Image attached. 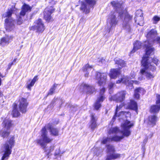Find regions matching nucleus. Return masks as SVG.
I'll list each match as a JSON object with an SVG mask.
<instances>
[{
  "label": "nucleus",
  "instance_id": "nucleus-1",
  "mask_svg": "<svg viewBox=\"0 0 160 160\" xmlns=\"http://www.w3.org/2000/svg\"><path fill=\"white\" fill-rule=\"evenodd\" d=\"M111 4L117 12H112L108 16L107 20V24L110 28L115 27L118 24L119 20L123 22L122 26L124 29L128 32L130 30V22L132 18L125 10H124L123 5L118 1H113Z\"/></svg>",
  "mask_w": 160,
  "mask_h": 160
},
{
  "label": "nucleus",
  "instance_id": "nucleus-2",
  "mask_svg": "<svg viewBox=\"0 0 160 160\" xmlns=\"http://www.w3.org/2000/svg\"><path fill=\"white\" fill-rule=\"evenodd\" d=\"M134 124L133 122L127 120L121 124V131L117 127L111 128L108 132L109 138H103L102 143L105 144L111 141H119L124 137H128L131 133L130 128L134 126Z\"/></svg>",
  "mask_w": 160,
  "mask_h": 160
},
{
  "label": "nucleus",
  "instance_id": "nucleus-3",
  "mask_svg": "<svg viewBox=\"0 0 160 160\" xmlns=\"http://www.w3.org/2000/svg\"><path fill=\"white\" fill-rule=\"evenodd\" d=\"M157 34L156 31L154 29L151 30L147 34V40L143 44L146 49L147 54L153 53L154 48L152 47V45L155 42L159 43L160 46V38L156 37Z\"/></svg>",
  "mask_w": 160,
  "mask_h": 160
},
{
  "label": "nucleus",
  "instance_id": "nucleus-4",
  "mask_svg": "<svg viewBox=\"0 0 160 160\" xmlns=\"http://www.w3.org/2000/svg\"><path fill=\"white\" fill-rule=\"evenodd\" d=\"M147 60V58H145L142 59L141 63L143 68L141 69L140 72L142 75L146 77L148 79H151L154 77L153 72L155 71L156 67L151 64L150 66H148Z\"/></svg>",
  "mask_w": 160,
  "mask_h": 160
},
{
  "label": "nucleus",
  "instance_id": "nucleus-5",
  "mask_svg": "<svg viewBox=\"0 0 160 160\" xmlns=\"http://www.w3.org/2000/svg\"><path fill=\"white\" fill-rule=\"evenodd\" d=\"M14 138L12 137L3 145L2 149L4 154L1 160H7L8 159L11 153L12 149L14 146Z\"/></svg>",
  "mask_w": 160,
  "mask_h": 160
},
{
  "label": "nucleus",
  "instance_id": "nucleus-6",
  "mask_svg": "<svg viewBox=\"0 0 160 160\" xmlns=\"http://www.w3.org/2000/svg\"><path fill=\"white\" fill-rule=\"evenodd\" d=\"M41 134L40 138L37 140L38 144L43 148H45L48 143L52 141L53 139L48 136V132L45 127L43 128L41 130Z\"/></svg>",
  "mask_w": 160,
  "mask_h": 160
},
{
  "label": "nucleus",
  "instance_id": "nucleus-7",
  "mask_svg": "<svg viewBox=\"0 0 160 160\" xmlns=\"http://www.w3.org/2000/svg\"><path fill=\"white\" fill-rule=\"evenodd\" d=\"M13 12V10L12 9H8L7 12L2 15L4 18H7L5 19V28L8 31H11L14 28V21L11 16Z\"/></svg>",
  "mask_w": 160,
  "mask_h": 160
},
{
  "label": "nucleus",
  "instance_id": "nucleus-8",
  "mask_svg": "<svg viewBox=\"0 0 160 160\" xmlns=\"http://www.w3.org/2000/svg\"><path fill=\"white\" fill-rule=\"evenodd\" d=\"M136 76L135 72H132L129 75V77L127 76H123L120 79L118 80L116 82L117 83H120L121 82L124 83L128 86H130L131 87V89L132 88L133 83L138 84V82L132 80L134 79Z\"/></svg>",
  "mask_w": 160,
  "mask_h": 160
},
{
  "label": "nucleus",
  "instance_id": "nucleus-9",
  "mask_svg": "<svg viewBox=\"0 0 160 160\" xmlns=\"http://www.w3.org/2000/svg\"><path fill=\"white\" fill-rule=\"evenodd\" d=\"M108 153L106 160H112L119 158L120 157V154L115 152L114 147L112 145L107 146Z\"/></svg>",
  "mask_w": 160,
  "mask_h": 160
},
{
  "label": "nucleus",
  "instance_id": "nucleus-10",
  "mask_svg": "<svg viewBox=\"0 0 160 160\" xmlns=\"http://www.w3.org/2000/svg\"><path fill=\"white\" fill-rule=\"evenodd\" d=\"M2 125L3 128V131L2 134V136L3 138H5L8 137L9 132V130L12 127V124L11 120L5 118L3 120Z\"/></svg>",
  "mask_w": 160,
  "mask_h": 160
},
{
  "label": "nucleus",
  "instance_id": "nucleus-11",
  "mask_svg": "<svg viewBox=\"0 0 160 160\" xmlns=\"http://www.w3.org/2000/svg\"><path fill=\"white\" fill-rule=\"evenodd\" d=\"M95 3V1L85 0L84 2H82L80 9L85 13H88L90 12V8L92 7Z\"/></svg>",
  "mask_w": 160,
  "mask_h": 160
},
{
  "label": "nucleus",
  "instance_id": "nucleus-12",
  "mask_svg": "<svg viewBox=\"0 0 160 160\" xmlns=\"http://www.w3.org/2000/svg\"><path fill=\"white\" fill-rule=\"evenodd\" d=\"M45 29L44 23L41 19L35 21L33 26L30 28L31 30H35L36 32L39 33L42 32Z\"/></svg>",
  "mask_w": 160,
  "mask_h": 160
},
{
  "label": "nucleus",
  "instance_id": "nucleus-13",
  "mask_svg": "<svg viewBox=\"0 0 160 160\" xmlns=\"http://www.w3.org/2000/svg\"><path fill=\"white\" fill-rule=\"evenodd\" d=\"M126 94V91H122L114 96H110L109 98V99L110 101H115L117 102H122L125 99Z\"/></svg>",
  "mask_w": 160,
  "mask_h": 160
},
{
  "label": "nucleus",
  "instance_id": "nucleus-14",
  "mask_svg": "<svg viewBox=\"0 0 160 160\" xmlns=\"http://www.w3.org/2000/svg\"><path fill=\"white\" fill-rule=\"evenodd\" d=\"M105 88H103L100 90L99 95L94 104V108L96 110H98L101 107V103L103 102L105 98L104 93L105 91Z\"/></svg>",
  "mask_w": 160,
  "mask_h": 160
},
{
  "label": "nucleus",
  "instance_id": "nucleus-15",
  "mask_svg": "<svg viewBox=\"0 0 160 160\" xmlns=\"http://www.w3.org/2000/svg\"><path fill=\"white\" fill-rule=\"evenodd\" d=\"M81 92H85L88 94H92L96 91V89L92 86L86 84L82 83L80 86Z\"/></svg>",
  "mask_w": 160,
  "mask_h": 160
},
{
  "label": "nucleus",
  "instance_id": "nucleus-16",
  "mask_svg": "<svg viewBox=\"0 0 160 160\" xmlns=\"http://www.w3.org/2000/svg\"><path fill=\"white\" fill-rule=\"evenodd\" d=\"M107 78V74L106 73H97L96 79L98 84L100 85H102L105 83Z\"/></svg>",
  "mask_w": 160,
  "mask_h": 160
},
{
  "label": "nucleus",
  "instance_id": "nucleus-17",
  "mask_svg": "<svg viewBox=\"0 0 160 160\" xmlns=\"http://www.w3.org/2000/svg\"><path fill=\"white\" fill-rule=\"evenodd\" d=\"M154 50H153V53H150L149 54H146H146L143 56L142 59L143 58H147V62H148L147 63L148 64V66H150V64H151L153 65V66H154V64H156V65H157V63L159 61L156 58H154L153 59L152 58H149L148 55L153 54L154 53Z\"/></svg>",
  "mask_w": 160,
  "mask_h": 160
},
{
  "label": "nucleus",
  "instance_id": "nucleus-18",
  "mask_svg": "<svg viewBox=\"0 0 160 160\" xmlns=\"http://www.w3.org/2000/svg\"><path fill=\"white\" fill-rule=\"evenodd\" d=\"M28 105V103L26 99L22 98L19 100V104L20 111L22 113H25L26 111V108Z\"/></svg>",
  "mask_w": 160,
  "mask_h": 160
},
{
  "label": "nucleus",
  "instance_id": "nucleus-19",
  "mask_svg": "<svg viewBox=\"0 0 160 160\" xmlns=\"http://www.w3.org/2000/svg\"><path fill=\"white\" fill-rule=\"evenodd\" d=\"M136 17L135 20L136 23L140 26H142L143 24V18L141 10H138L136 12Z\"/></svg>",
  "mask_w": 160,
  "mask_h": 160
},
{
  "label": "nucleus",
  "instance_id": "nucleus-20",
  "mask_svg": "<svg viewBox=\"0 0 160 160\" xmlns=\"http://www.w3.org/2000/svg\"><path fill=\"white\" fill-rule=\"evenodd\" d=\"M54 9L52 8H47L45 9L44 12V18L48 21H49L51 18V15Z\"/></svg>",
  "mask_w": 160,
  "mask_h": 160
},
{
  "label": "nucleus",
  "instance_id": "nucleus-21",
  "mask_svg": "<svg viewBox=\"0 0 160 160\" xmlns=\"http://www.w3.org/2000/svg\"><path fill=\"white\" fill-rule=\"evenodd\" d=\"M13 37L12 36H6L1 39L0 44L2 46L8 45L12 40Z\"/></svg>",
  "mask_w": 160,
  "mask_h": 160
},
{
  "label": "nucleus",
  "instance_id": "nucleus-22",
  "mask_svg": "<svg viewBox=\"0 0 160 160\" xmlns=\"http://www.w3.org/2000/svg\"><path fill=\"white\" fill-rule=\"evenodd\" d=\"M46 130L49 129L51 133V134L53 136H58L59 135V130L56 128L52 127V125L50 124H48L45 126Z\"/></svg>",
  "mask_w": 160,
  "mask_h": 160
},
{
  "label": "nucleus",
  "instance_id": "nucleus-23",
  "mask_svg": "<svg viewBox=\"0 0 160 160\" xmlns=\"http://www.w3.org/2000/svg\"><path fill=\"white\" fill-rule=\"evenodd\" d=\"M157 118L155 115H152L149 117L148 125L151 127H153L156 124Z\"/></svg>",
  "mask_w": 160,
  "mask_h": 160
},
{
  "label": "nucleus",
  "instance_id": "nucleus-24",
  "mask_svg": "<svg viewBox=\"0 0 160 160\" xmlns=\"http://www.w3.org/2000/svg\"><path fill=\"white\" fill-rule=\"evenodd\" d=\"M120 74V71L118 69H112L109 73V76L111 78H116Z\"/></svg>",
  "mask_w": 160,
  "mask_h": 160
},
{
  "label": "nucleus",
  "instance_id": "nucleus-25",
  "mask_svg": "<svg viewBox=\"0 0 160 160\" xmlns=\"http://www.w3.org/2000/svg\"><path fill=\"white\" fill-rule=\"evenodd\" d=\"M145 91L144 89L139 88L135 90L134 97L136 99H138L140 97V94H144Z\"/></svg>",
  "mask_w": 160,
  "mask_h": 160
},
{
  "label": "nucleus",
  "instance_id": "nucleus-26",
  "mask_svg": "<svg viewBox=\"0 0 160 160\" xmlns=\"http://www.w3.org/2000/svg\"><path fill=\"white\" fill-rule=\"evenodd\" d=\"M142 43L139 41H137L133 43L134 47L132 51H131L130 54L134 53L135 51L140 49L142 46Z\"/></svg>",
  "mask_w": 160,
  "mask_h": 160
},
{
  "label": "nucleus",
  "instance_id": "nucleus-27",
  "mask_svg": "<svg viewBox=\"0 0 160 160\" xmlns=\"http://www.w3.org/2000/svg\"><path fill=\"white\" fill-rule=\"evenodd\" d=\"M31 8L28 5L25 4L22 7V10L20 12V15L24 16L26 12L28 11H30Z\"/></svg>",
  "mask_w": 160,
  "mask_h": 160
},
{
  "label": "nucleus",
  "instance_id": "nucleus-28",
  "mask_svg": "<svg viewBox=\"0 0 160 160\" xmlns=\"http://www.w3.org/2000/svg\"><path fill=\"white\" fill-rule=\"evenodd\" d=\"M129 108L131 109L134 110L137 112L138 110L137 105L136 102L133 100H131L130 104L128 105Z\"/></svg>",
  "mask_w": 160,
  "mask_h": 160
},
{
  "label": "nucleus",
  "instance_id": "nucleus-29",
  "mask_svg": "<svg viewBox=\"0 0 160 160\" xmlns=\"http://www.w3.org/2000/svg\"><path fill=\"white\" fill-rule=\"evenodd\" d=\"M96 119L94 116V114H92L91 115V124L90 127L92 129H94L97 127V124L96 123Z\"/></svg>",
  "mask_w": 160,
  "mask_h": 160
},
{
  "label": "nucleus",
  "instance_id": "nucleus-30",
  "mask_svg": "<svg viewBox=\"0 0 160 160\" xmlns=\"http://www.w3.org/2000/svg\"><path fill=\"white\" fill-rule=\"evenodd\" d=\"M92 68V66H90L88 64H86L83 68V70L86 72L85 73V76L88 77V72Z\"/></svg>",
  "mask_w": 160,
  "mask_h": 160
},
{
  "label": "nucleus",
  "instance_id": "nucleus-31",
  "mask_svg": "<svg viewBox=\"0 0 160 160\" xmlns=\"http://www.w3.org/2000/svg\"><path fill=\"white\" fill-rule=\"evenodd\" d=\"M160 110V105L158 104L154 105L151 107L150 111L153 113H158Z\"/></svg>",
  "mask_w": 160,
  "mask_h": 160
},
{
  "label": "nucleus",
  "instance_id": "nucleus-32",
  "mask_svg": "<svg viewBox=\"0 0 160 160\" xmlns=\"http://www.w3.org/2000/svg\"><path fill=\"white\" fill-rule=\"evenodd\" d=\"M114 61L116 64H118L121 67H124L126 65V63L124 61L119 58H116Z\"/></svg>",
  "mask_w": 160,
  "mask_h": 160
},
{
  "label": "nucleus",
  "instance_id": "nucleus-33",
  "mask_svg": "<svg viewBox=\"0 0 160 160\" xmlns=\"http://www.w3.org/2000/svg\"><path fill=\"white\" fill-rule=\"evenodd\" d=\"M38 80L37 76H35L34 78L32 80L30 83H28L27 87L28 89L29 90H31V88L32 87L34 84L35 82Z\"/></svg>",
  "mask_w": 160,
  "mask_h": 160
},
{
  "label": "nucleus",
  "instance_id": "nucleus-34",
  "mask_svg": "<svg viewBox=\"0 0 160 160\" xmlns=\"http://www.w3.org/2000/svg\"><path fill=\"white\" fill-rule=\"evenodd\" d=\"M17 107V105L15 104L13 108V109L12 111L13 116L16 117L20 115V113L18 111Z\"/></svg>",
  "mask_w": 160,
  "mask_h": 160
},
{
  "label": "nucleus",
  "instance_id": "nucleus-35",
  "mask_svg": "<svg viewBox=\"0 0 160 160\" xmlns=\"http://www.w3.org/2000/svg\"><path fill=\"white\" fill-rule=\"evenodd\" d=\"M130 115V113L128 112H120L118 117L124 118L129 116Z\"/></svg>",
  "mask_w": 160,
  "mask_h": 160
},
{
  "label": "nucleus",
  "instance_id": "nucleus-36",
  "mask_svg": "<svg viewBox=\"0 0 160 160\" xmlns=\"http://www.w3.org/2000/svg\"><path fill=\"white\" fill-rule=\"evenodd\" d=\"M57 85L58 84H54L53 85V86L50 89L48 93V95H52L53 93L55 90L56 89Z\"/></svg>",
  "mask_w": 160,
  "mask_h": 160
},
{
  "label": "nucleus",
  "instance_id": "nucleus-37",
  "mask_svg": "<svg viewBox=\"0 0 160 160\" xmlns=\"http://www.w3.org/2000/svg\"><path fill=\"white\" fill-rule=\"evenodd\" d=\"M123 105H123V103H121V104L120 105H119V106H118V105L117 106L115 114L114 116L112 118V121H113V122L115 121V117L117 116V113L118 111V110H119L120 108H121L122 107V106Z\"/></svg>",
  "mask_w": 160,
  "mask_h": 160
},
{
  "label": "nucleus",
  "instance_id": "nucleus-38",
  "mask_svg": "<svg viewBox=\"0 0 160 160\" xmlns=\"http://www.w3.org/2000/svg\"><path fill=\"white\" fill-rule=\"evenodd\" d=\"M152 20L153 23L156 24L160 20V17L157 16H155L153 17Z\"/></svg>",
  "mask_w": 160,
  "mask_h": 160
},
{
  "label": "nucleus",
  "instance_id": "nucleus-39",
  "mask_svg": "<svg viewBox=\"0 0 160 160\" xmlns=\"http://www.w3.org/2000/svg\"><path fill=\"white\" fill-rule=\"evenodd\" d=\"M156 103L157 104L160 105V95L157 94H156Z\"/></svg>",
  "mask_w": 160,
  "mask_h": 160
},
{
  "label": "nucleus",
  "instance_id": "nucleus-40",
  "mask_svg": "<svg viewBox=\"0 0 160 160\" xmlns=\"http://www.w3.org/2000/svg\"><path fill=\"white\" fill-rule=\"evenodd\" d=\"M98 61L99 63V64L100 65L103 63H105V59L102 58H98Z\"/></svg>",
  "mask_w": 160,
  "mask_h": 160
},
{
  "label": "nucleus",
  "instance_id": "nucleus-41",
  "mask_svg": "<svg viewBox=\"0 0 160 160\" xmlns=\"http://www.w3.org/2000/svg\"><path fill=\"white\" fill-rule=\"evenodd\" d=\"M22 20L21 17L20 16H19L17 20V24L18 25H21L22 23Z\"/></svg>",
  "mask_w": 160,
  "mask_h": 160
},
{
  "label": "nucleus",
  "instance_id": "nucleus-42",
  "mask_svg": "<svg viewBox=\"0 0 160 160\" xmlns=\"http://www.w3.org/2000/svg\"><path fill=\"white\" fill-rule=\"evenodd\" d=\"M114 84L112 83H111L109 84L108 87L109 89H111L113 87L114 85Z\"/></svg>",
  "mask_w": 160,
  "mask_h": 160
},
{
  "label": "nucleus",
  "instance_id": "nucleus-43",
  "mask_svg": "<svg viewBox=\"0 0 160 160\" xmlns=\"http://www.w3.org/2000/svg\"><path fill=\"white\" fill-rule=\"evenodd\" d=\"M54 149V147L53 146L50 147L49 151L48 152V153H50L51 152L53 151Z\"/></svg>",
  "mask_w": 160,
  "mask_h": 160
},
{
  "label": "nucleus",
  "instance_id": "nucleus-44",
  "mask_svg": "<svg viewBox=\"0 0 160 160\" xmlns=\"http://www.w3.org/2000/svg\"><path fill=\"white\" fill-rule=\"evenodd\" d=\"M60 155V153L59 152V150L56 151V152L55 153V156H56V155Z\"/></svg>",
  "mask_w": 160,
  "mask_h": 160
},
{
  "label": "nucleus",
  "instance_id": "nucleus-45",
  "mask_svg": "<svg viewBox=\"0 0 160 160\" xmlns=\"http://www.w3.org/2000/svg\"><path fill=\"white\" fill-rule=\"evenodd\" d=\"M13 64V62L10 63L9 64L8 67V69H10L11 68V67L12 66Z\"/></svg>",
  "mask_w": 160,
  "mask_h": 160
},
{
  "label": "nucleus",
  "instance_id": "nucleus-46",
  "mask_svg": "<svg viewBox=\"0 0 160 160\" xmlns=\"http://www.w3.org/2000/svg\"><path fill=\"white\" fill-rule=\"evenodd\" d=\"M138 79V80H139L140 81H141V80H143L142 77V76H141L140 77H139Z\"/></svg>",
  "mask_w": 160,
  "mask_h": 160
},
{
  "label": "nucleus",
  "instance_id": "nucleus-47",
  "mask_svg": "<svg viewBox=\"0 0 160 160\" xmlns=\"http://www.w3.org/2000/svg\"><path fill=\"white\" fill-rule=\"evenodd\" d=\"M147 139H145L143 141L144 143H146L147 142Z\"/></svg>",
  "mask_w": 160,
  "mask_h": 160
},
{
  "label": "nucleus",
  "instance_id": "nucleus-48",
  "mask_svg": "<svg viewBox=\"0 0 160 160\" xmlns=\"http://www.w3.org/2000/svg\"><path fill=\"white\" fill-rule=\"evenodd\" d=\"M17 60V58H15V59L13 60V62H16V61Z\"/></svg>",
  "mask_w": 160,
  "mask_h": 160
},
{
  "label": "nucleus",
  "instance_id": "nucleus-49",
  "mask_svg": "<svg viewBox=\"0 0 160 160\" xmlns=\"http://www.w3.org/2000/svg\"><path fill=\"white\" fill-rule=\"evenodd\" d=\"M0 77H2V78H3V76H2V74L0 72Z\"/></svg>",
  "mask_w": 160,
  "mask_h": 160
},
{
  "label": "nucleus",
  "instance_id": "nucleus-50",
  "mask_svg": "<svg viewBox=\"0 0 160 160\" xmlns=\"http://www.w3.org/2000/svg\"><path fill=\"white\" fill-rule=\"evenodd\" d=\"M1 84V79L0 78V86Z\"/></svg>",
  "mask_w": 160,
  "mask_h": 160
},
{
  "label": "nucleus",
  "instance_id": "nucleus-51",
  "mask_svg": "<svg viewBox=\"0 0 160 160\" xmlns=\"http://www.w3.org/2000/svg\"><path fill=\"white\" fill-rule=\"evenodd\" d=\"M109 93H111V92H110H110H109Z\"/></svg>",
  "mask_w": 160,
  "mask_h": 160
}]
</instances>
